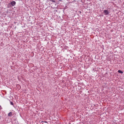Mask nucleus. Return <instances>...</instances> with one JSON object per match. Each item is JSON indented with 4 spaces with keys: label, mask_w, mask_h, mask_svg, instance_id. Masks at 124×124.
<instances>
[{
    "label": "nucleus",
    "mask_w": 124,
    "mask_h": 124,
    "mask_svg": "<svg viewBox=\"0 0 124 124\" xmlns=\"http://www.w3.org/2000/svg\"><path fill=\"white\" fill-rule=\"evenodd\" d=\"M103 13L105 15H108L109 14V12L107 10H105L103 11Z\"/></svg>",
    "instance_id": "1"
},
{
    "label": "nucleus",
    "mask_w": 124,
    "mask_h": 124,
    "mask_svg": "<svg viewBox=\"0 0 124 124\" xmlns=\"http://www.w3.org/2000/svg\"><path fill=\"white\" fill-rule=\"evenodd\" d=\"M16 2L15 1H13L11 2L9 4H11L12 6H13L15 5Z\"/></svg>",
    "instance_id": "2"
},
{
    "label": "nucleus",
    "mask_w": 124,
    "mask_h": 124,
    "mask_svg": "<svg viewBox=\"0 0 124 124\" xmlns=\"http://www.w3.org/2000/svg\"><path fill=\"white\" fill-rule=\"evenodd\" d=\"M16 87L18 88V89H20L21 88V86L19 84H17L16 85Z\"/></svg>",
    "instance_id": "3"
},
{
    "label": "nucleus",
    "mask_w": 124,
    "mask_h": 124,
    "mask_svg": "<svg viewBox=\"0 0 124 124\" xmlns=\"http://www.w3.org/2000/svg\"><path fill=\"white\" fill-rule=\"evenodd\" d=\"M8 115L9 116H10V117L12 115V113L11 112H10L8 114Z\"/></svg>",
    "instance_id": "4"
},
{
    "label": "nucleus",
    "mask_w": 124,
    "mask_h": 124,
    "mask_svg": "<svg viewBox=\"0 0 124 124\" xmlns=\"http://www.w3.org/2000/svg\"><path fill=\"white\" fill-rule=\"evenodd\" d=\"M118 72L119 73L122 74L123 73V72L121 70H118Z\"/></svg>",
    "instance_id": "5"
},
{
    "label": "nucleus",
    "mask_w": 124,
    "mask_h": 124,
    "mask_svg": "<svg viewBox=\"0 0 124 124\" xmlns=\"http://www.w3.org/2000/svg\"><path fill=\"white\" fill-rule=\"evenodd\" d=\"M10 103L11 105L13 106V107H15V106L14 105L13 103V102L10 101Z\"/></svg>",
    "instance_id": "6"
},
{
    "label": "nucleus",
    "mask_w": 124,
    "mask_h": 124,
    "mask_svg": "<svg viewBox=\"0 0 124 124\" xmlns=\"http://www.w3.org/2000/svg\"><path fill=\"white\" fill-rule=\"evenodd\" d=\"M50 1L54 2H55V1L54 0H51Z\"/></svg>",
    "instance_id": "7"
},
{
    "label": "nucleus",
    "mask_w": 124,
    "mask_h": 124,
    "mask_svg": "<svg viewBox=\"0 0 124 124\" xmlns=\"http://www.w3.org/2000/svg\"><path fill=\"white\" fill-rule=\"evenodd\" d=\"M0 109L2 108L1 107V106H0Z\"/></svg>",
    "instance_id": "8"
},
{
    "label": "nucleus",
    "mask_w": 124,
    "mask_h": 124,
    "mask_svg": "<svg viewBox=\"0 0 124 124\" xmlns=\"http://www.w3.org/2000/svg\"><path fill=\"white\" fill-rule=\"evenodd\" d=\"M45 122V123H47V122L46 121H45V122Z\"/></svg>",
    "instance_id": "9"
},
{
    "label": "nucleus",
    "mask_w": 124,
    "mask_h": 124,
    "mask_svg": "<svg viewBox=\"0 0 124 124\" xmlns=\"http://www.w3.org/2000/svg\"><path fill=\"white\" fill-rule=\"evenodd\" d=\"M3 45V44L2 43H1V46H2V45Z\"/></svg>",
    "instance_id": "10"
}]
</instances>
